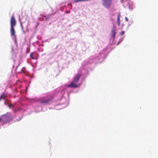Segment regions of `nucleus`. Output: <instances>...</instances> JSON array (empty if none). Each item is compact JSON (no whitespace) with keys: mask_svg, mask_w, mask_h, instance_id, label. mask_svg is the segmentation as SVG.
Instances as JSON below:
<instances>
[{"mask_svg":"<svg viewBox=\"0 0 158 158\" xmlns=\"http://www.w3.org/2000/svg\"><path fill=\"white\" fill-rule=\"evenodd\" d=\"M102 4L106 8H109L111 4L112 0H102Z\"/></svg>","mask_w":158,"mask_h":158,"instance_id":"nucleus-3","label":"nucleus"},{"mask_svg":"<svg viewBox=\"0 0 158 158\" xmlns=\"http://www.w3.org/2000/svg\"><path fill=\"white\" fill-rule=\"evenodd\" d=\"M125 33V31H121V32L120 33V35L122 36L124 35Z\"/></svg>","mask_w":158,"mask_h":158,"instance_id":"nucleus-12","label":"nucleus"},{"mask_svg":"<svg viewBox=\"0 0 158 158\" xmlns=\"http://www.w3.org/2000/svg\"><path fill=\"white\" fill-rule=\"evenodd\" d=\"M81 76V74L80 73L78 74L74 77L73 81L67 86L69 87L76 88L78 87V85L77 82L79 81L80 78Z\"/></svg>","mask_w":158,"mask_h":158,"instance_id":"nucleus-2","label":"nucleus"},{"mask_svg":"<svg viewBox=\"0 0 158 158\" xmlns=\"http://www.w3.org/2000/svg\"><path fill=\"white\" fill-rule=\"evenodd\" d=\"M120 14L118 15V16L117 19V23L118 25L119 26L120 25Z\"/></svg>","mask_w":158,"mask_h":158,"instance_id":"nucleus-8","label":"nucleus"},{"mask_svg":"<svg viewBox=\"0 0 158 158\" xmlns=\"http://www.w3.org/2000/svg\"><path fill=\"white\" fill-rule=\"evenodd\" d=\"M13 119V117L9 113L2 115L0 116V122L2 125L9 123Z\"/></svg>","mask_w":158,"mask_h":158,"instance_id":"nucleus-1","label":"nucleus"},{"mask_svg":"<svg viewBox=\"0 0 158 158\" xmlns=\"http://www.w3.org/2000/svg\"><path fill=\"white\" fill-rule=\"evenodd\" d=\"M7 96V94L5 93H3L2 94L0 97V101L2 99H4Z\"/></svg>","mask_w":158,"mask_h":158,"instance_id":"nucleus-7","label":"nucleus"},{"mask_svg":"<svg viewBox=\"0 0 158 158\" xmlns=\"http://www.w3.org/2000/svg\"><path fill=\"white\" fill-rule=\"evenodd\" d=\"M125 19L127 21H128V19L127 18V17H125Z\"/></svg>","mask_w":158,"mask_h":158,"instance_id":"nucleus-13","label":"nucleus"},{"mask_svg":"<svg viewBox=\"0 0 158 158\" xmlns=\"http://www.w3.org/2000/svg\"><path fill=\"white\" fill-rule=\"evenodd\" d=\"M66 12L67 13H69V11H67Z\"/></svg>","mask_w":158,"mask_h":158,"instance_id":"nucleus-15","label":"nucleus"},{"mask_svg":"<svg viewBox=\"0 0 158 158\" xmlns=\"http://www.w3.org/2000/svg\"><path fill=\"white\" fill-rule=\"evenodd\" d=\"M11 105H9V107H11Z\"/></svg>","mask_w":158,"mask_h":158,"instance_id":"nucleus-14","label":"nucleus"},{"mask_svg":"<svg viewBox=\"0 0 158 158\" xmlns=\"http://www.w3.org/2000/svg\"><path fill=\"white\" fill-rule=\"evenodd\" d=\"M116 33V32L115 31V29L114 28L112 29L111 31V35L112 37H113V40L114 39Z\"/></svg>","mask_w":158,"mask_h":158,"instance_id":"nucleus-6","label":"nucleus"},{"mask_svg":"<svg viewBox=\"0 0 158 158\" xmlns=\"http://www.w3.org/2000/svg\"><path fill=\"white\" fill-rule=\"evenodd\" d=\"M10 31L11 33V35L13 36L14 37L16 38V35L15 33V31L14 29V27H11Z\"/></svg>","mask_w":158,"mask_h":158,"instance_id":"nucleus-5","label":"nucleus"},{"mask_svg":"<svg viewBox=\"0 0 158 158\" xmlns=\"http://www.w3.org/2000/svg\"><path fill=\"white\" fill-rule=\"evenodd\" d=\"M11 27H14L16 25V21L15 18L13 16H11L10 20Z\"/></svg>","mask_w":158,"mask_h":158,"instance_id":"nucleus-4","label":"nucleus"},{"mask_svg":"<svg viewBox=\"0 0 158 158\" xmlns=\"http://www.w3.org/2000/svg\"><path fill=\"white\" fill-rule=\"evenodd\" d=\"M90 0H75V2H82L85 1H89Z\"/></svg>","mask_w":158,"mask_h":158,"instance_id":"nucleus-10","label":"nucleus"},{"mask_svg":"<svg viewBox=\"0 0 158 158\" xmlns=\"http://www.w3.org/2000/svg\"><path fill=\"white\" fill-rule=\"evenodd\" d=\"M49 101V100H45L41 101L40 102L42 104H46Z\"/></svg>","mask_w":158,"mask_h":158,"instance_id":"nucleus-9","label":"nucleus"},{"mask_svg":"<svg viewBox=\"0 0 158 158\" xmlns=\"http://www.w3.org/2000/svg\"><path fill=\"white\" fill-rule=\"evenodd\" d=\"M34 53H31L30 54V57L33 59H35V58L33 57V55Z\"/></svg>","mask_w":158,"mask_h":158,"instance_id":"nucleus-11","label":"nucleus"}]
</instances>
